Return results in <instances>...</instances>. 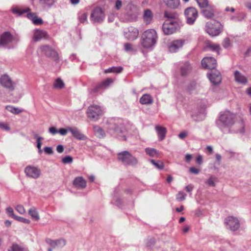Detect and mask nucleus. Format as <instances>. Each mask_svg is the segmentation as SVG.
Here are the masks:
<instances>
[{"label":"nucleus","instance_id":"1","mask_svg":"<svg viewBox=\"0 0 251 251\" xmlns=\"http://www.w3.org/2000/svg\"><path fill=\"white\" fill-rule=\"evenodd\" d=\"M235 115L229 111H226L221 113L217 121V124L219 128L224 132H229L230 128L234 125L233 131L239 133L244 132V123L242 120L235 123Z\"/></svg>","mask_w":251,"mask_h":251},{"label":"nucleus","instance_id":"2","mask_svg":"<svg viewBox=\"0 0 251 251\" xmlns=\"http://www.w3.org/2000/svg\"><path fill=\"white\" fill-rule=\"evenodd\" d=\"M141 44L145 48H150L156 42L157 35L156 31L150 29L145 31L142 35Z\"/></svg>","mask_w":251,"mask_h":251},{"label":"nucleus","instance_id":"3","mask_svg":"<svg viewBox=\"0 0 251 251\" xmlns=\"http://www.w3.org/2000/svg\"><path fill=\"white\" fill-rule=\"evenodd\" d=\"M223 26L220 22L217 21H209L206 23L205 31L211 36L219 35L223 31Z\"/></svg>","mask_w":251,"mask_h":251},{"label":"nucleus","instance_id":"4","mask_svg":"<svg viewBox=\"0 0 251 251\" xmlns=\"http://www.w3.org/2000/svg\"><path fill=\"white\" fill-rule=\"evenodd\" d=\"M118 158L125 165L134 166L138 163V159L127 151H124L119 153Z\"/></svg>","mask_w":251,"mask_h":251},{"label":"nucleus","instance_id":"5","mask_svg":"<svg viewBox=\"0 0 251 251\" xmlns=\"http://www.w3.org/2000/svg\"><path fill=\"white\" fill-rule=\"evenodd\" d=\"M38 51L41 52L45 56L51 58L55 61H58L59 60V54L57 51L48 45H44L41 46Z\"/></svg>","mask_w":251,"mask_h":251},{"label":"nucleus","instance_id":"6","mask_svg":"<svg viewBox=\"0 0 251 251\" xmlns=\"http://www.w3.org/2000/svg\"><path fill=\"white\" fill-rule=\"evenodd\" d=\"M108 132L111 135L116 136L121 140L126 141V130L125 127L122 125L117 126H111Z\"/></svg>","mask_w":251,"mask_h":251},{"label":"nucleus","instance_id":"7","mask_svg":"<svg viewBox=\"0 0 251 251\" xmlns=\"http://www.w3.org/2000/svg\"><path fill=\"white\" fill-rule=\"evenodd\" d=\"M87 114L91 120L97 121L103 114V111L100 106L97 105H92L88 107Z\"/></svg>","mask_w":251,"mask_h":251},{"label":"nucleus","instance_id":"8","mask_svg":"<svg viewBox=\"0 0 251 251\" xmlns=\"http://www.w3.org/2000/svg\"><path fill=\"white\" fill-rule=\"evenodd\" d=\"M179 28V23L166 20L162 25V30L165 35H171L176 32Z\"/></svg>","mask_w":251,"mask_h":251},{"label":"nucleus","instance_id":"9","mask_svg":"<svg viewBox=\"0 0 251 251\" xmlns=\"http://www.w3.org/2000/svg\"><path fill=\"white\" fill-rule=\"evenodd\" d=\"M225 224L227 229L231 231H236L240 227L238 219L234 216H228L225 219Z\"/></svg>","mask_w":251,"mask_h":251},{"label":"nucleus","instance_id":"10","mask_svg":"<svg viewBox=\"0 0 251 251\" xmlns=\"http://www.w3.org/2000/svg\"><path fill=\"white\" fill-rule=\"evenodd\" d=\"M184 14L186 22L189 25L194 24L198 15L197 9L194 7H189L186 9Z\"/></svg>","mask_w":251,"mask_h":251},{"label":"nucleus","instance_id":"11","mask_svg":"<svg viewBox=\"0 0 251 251\" xmlns=\"http://www.w3.org/2000/svg\"><path fill=\"white\" fill-rule=\"evenodd\" d=\"M25 173L27 177L33 179L39 178L41 174V171L39 168L31 165H28L25 168Z\"/></svg>","mask_w":251,"mask_h":251},{"label":"nucleus","instance_id":"12","mask_svg":"<svg viewBox=\"0 0 251 251\" xmlns=\"http://www.w3.org/2000/svg\"><path fill=\"white\" fill-rule=\"evenodd\" d=\"M0 83L4 88L13 91L15 89L16 83L12 80L11 77L7 75H2L0 78Z\"/></svg>","mask_w":251,"mask_h":251},{"label":"nucleus","instance_id":"13","mask_svg":"<svg viewBox=\"0 0 251 251\" xmlns=\"http://www.w3.org/2000/svg\"><path fill=\"white\" fill-rule=\"evenodd\" d=\"M105 17V15L102 9L100 8H95L91 14L90 19L93 22H101Z\"/></svg>","mask_w":251,"mask_h":251},{"label":"nucleus","instance_id":"14","mask_svg":"<svg viewBox=\"0 0 251 251\" xmlns=\"http://www.w3.org/2000/svg\"><path fill=\"white\" fill-rule=\"evenodd\" d=\"M124 35L127 39L133 40L138 37L139 31L136 28L130 26L124 29Z\"/></svg>","mask_w":251,"mask_h":251},{"label":"nucleus","instance_id":"15","mask_svg":"<svg viewBox=\"0 0 251 251\" xmlns=\"http://www.w3.org/2000/svg\"><path fill=\"white\" fill-rule=\"evenodd\" d=\"M202 66L208 69H214L217 66L216 59L212 57H206L201 60Z\"/></svg>","mask_w":251,"mask_h":251},{"label":"nucleus","instance_id":"16","mask_svg":"<svg viewBox=\"0 0 251 251\" xmlns=\"http://www.w3.org/2000/svg\"><path fill=\"white\" fill-rule=\"evenodd\" d=\"M201 9V13L204 18L207 19H211L215 16V10L211 5H209L205 8Z\"/></svg>","mask_w":251,"mask_h":251},{"label":"nucleus","instance_id":"17","mask_svg":"<svg viewBox=\"0 0 251 251\" xmlns=\"http://www.w3.org/2000/svg\"><path fill=\"white\" fill-rule=\"evenodd\" d=\"M13 39L12 35L8 32H5L0 36V47H5Z\"/></svg>","mask_w":251,"mask_h":251},{"label":"nucleus","instance_id":"18","mask_svg":"<svg viewBox=\"0 0 251 251\" xmlns=\"http://www.w3.org/2000/svg\"><path fill=\"white\" fill-rule=\"evenodd\" d=\"M185 40L183 39L176 40L171 43L169 45V50L171 52H175L181 48L184 45Z\"/></svg>","mask_w":251,"mask_h":251},{"label":"nucleus","instance_id":"19","mask_svg":"<svg viewBox=\"0 0 251 251\" xmlns=\"http://www.w3.org/2000/svg\"><path fill=\"white\" fill-rule=\"evenodd\" d=\"M46 241L47 244L51 247L52 248H62L66 244V241L64 239H59L58 240H53L51 239L48 238L46 240Z\"/></svg>","mask_w":251,"mask_h":251},{"label":"nucleus","instance_id":"20","mask_svg":"<svg viewBox=\"0 0 251 251\" xmlns=\"http://www.w3.org/2000/svg\"><path fill=\"white\" fill-rule=\"evenodd\" d=\"M208 77L211 82L213 84H219L222 80L220 73L218 71H214L208 74Z\"/></svg>","mask_w":251,"mask_h":251},{"label":"nucleus","instance_id":"21","mask_svg":"<svg viewBox=\"0 0 251 251\" xmlns=\"http://www.w3.org/2000/svg\"><path fill=\"white\" fill-rule=\"evenodd\" d=\"M49 37L47 32L44 30L36 29L35 30L33 39L35 42H38L41 39H47Z\"/></svg>","mask_w":251,"mask_h":251},{"label":"nucleus","instance_id":"22","mask_svg":"<svg viewBox=\"0 0 251 251\" xmlns=\"http://www.w3.org/2000/svg\"><path fill=\"white\" fill-rule=\"evenodd\" d=\"M69 131L71 132L73 136L79 140H84L86 139V136L81 133L79 130L75 127H69Z\"/></svg>","mask_w":251,"mask_h":251},{"label":"nucleus","instance_id":"23","mask_svg":"<svg viewBox=\"0 0 251 251\" xmlns=\"http://www.w3.org/2000/svg\"><path fill=\"white\" fill-rule=\"evenodd\" d=\"M73 183L78 189H84L86 186V182L82 176L75 177Z\"/></svg>","mask_w":251,"mask_h":251},{"label":"nucleus","instance_id":"24","mask_svg":"<svg viewBox=\"0 0 251 251\" xmlns=\"http://www.w3.org/2000/svg\"><path fill=\"white\" fill-rule=\"evenodd\" d=\"M158 139L160 141L164 140L167 133V129L161 126L157 125L155 127Z\"/></svg>","mask_w":251,"mask_h":251},{"label":"nucleus","instance_id":"25","mask_svg":"<svg viewBox=\"0 0 251 251\" xmlns=\"http://www.w3.org/2000/svg\"><path fill=\"white\" fill-rule=\"evenodd\" d=\"M164 17L167 18L166 20H170L172 22H176L179 23L178 15L176 12H170L166 11L164 12Z\"/></svg>","mask_w":251,"mask_h":251},{"label":"nucleus","instance_id":"26","mask_svg":"<svg viewBox=\"0 0 251 251\" xmlns=\"http://www.w3.org/2000/svg\"><path fill=\"white\" fill-rule=\"evenodd\" d=\"M234 77L235 81L239 83L245 84L247 82V78L238 71L234 72Z\"/></svg>","mask_w":251,"mask_h":251},{"label":"nucleus","instance_id":"27","mask_svg":"<svg viewBox=\"0 0 251 251\" xmlns=\"http://www.w3.org/2000/svg\"><path fill=\"white\" fill-rule=\"evenodd\" d=\"M153 15L151 11L149 9L145 10L143 20L146 25L150 24L152 20Z\"/></svg>","mask_w":251,"mask_h":251},{"label":"nucleus","instance_id":"28","mask_svg":"<svg viewBox=\"0 0 251 251\" xmlns=\"http://www.w3.org/2000/svg\"><path fill=\"white\" fill-rule=\"evenodd\" d=\"M27 17L32 20L33 23L35 25H41L43 23V20L41 18H38L34 13H28L27 14Z\"/></svg>","mask_w":251,"mask_h":251},{"label":"nucleus","instance_id":"29","mask_svg":"<svg viewBox=\"0 0 251 251\" xmlns=\"http://www.w3.org/2000/svg\"><path fill=\"white\" fill-rule=\"evenodd\" d=\"M140 102L142 104H151L153 102V99L148 94H144L140 98Z\"/></svg>","mask_w":251,"mask_h":251},{"label":"nucleus","instance_id":"30","mask_svg":"<svg viewBox=\"0 0 251 251\" xmlns=\"http://www.w3.org/2000/svg\"><path fill=\"white\" fill-rule=\"evenodd\" d=\"M166 5L173 9L176 8L179 5V0H163Z\"/></svg>","mask_w":251,"mask_h":251},{"label":"nucleus","instance_id":"31","mask_svg":"<svg viewBox=\"0 0 251 251\" xmlns=\"http://www.w3.org/2000/svg\"><path fill=\"white\" fill-rule=\"evenodd\" d=\"M29 10V8L15 7L12 9L13 13L19 16L28 12Z\"/></svg>","mask_w":251,"mask_h":251},{"label":"nucleus","instance_id":"32","mask_svg":"<svg viewBox=\"0 0 251 251\" xmlns=\"http://www.w3.org/2000/svg\"><path fill=\"white\" fill-rule=\"evenodd\" d=\"M94 131L95 135L100 138H103L105 136V132L101 128L98 126H94Z\"/></svg>","mask_w":251,"mask_h":251},{"label":"nucleus","instance_id":"33","mask_svg":"<svg viewBox=\"0 0 251 251\" xmlns=\"http://www.w3.org/2000/svg\"><path fill=\"white\" fill-rule=\"evenodd\" d=\"M28 214L36 221H38L40 219L38 212L35 207H32L29 209Z\"/></svg>","mask_w":251,"mask_h":251},{"label":"nucleus","instance_id":"34","mask_svg":"<svg viewBox=\"0 0 251 251\" xmlns=\"http://www.w3.org/2000/svg\"><path fill=\"white\" fill-rule=\"evenodd\" d=\"M206 47L211 50L216 51L218 53H219L220 47L219 45L208 42L206 43Z\"/></svg>","mask_w":251,"mask_h":251},{"label":"nucleus","instance_id":"35","mask_svg":"<svg viewBox=\"0 0 251 251\" xmlns=\"http://www.w3.org/2000/svg\"><path fill=\"white\" fill-rule=\"evenodd\" d=\"M146 152L151 157H157L159 155V152L156 149L153 148H146L145 149Z\"/></svg>","mask_w":251,"mask_h":251},{"label":"nucleus","instance_id":"36","mask_svg":"<svg viewBox=\"0 0 251 251\" xmlns=\"http://www.w3.org/2000/svg\"><path fill=\"white\" fill-rule=\"evenodd\" d=\"M123 70V68L122 67H112L109 68L104 71L105 73H120Z\"/></svg>","mask_w":251,"mask_h":251},{"label":"nucleus","instance_id":"37","mask_svg":"<svg viewBox=\"0 0 251 251\" xmlns=\"http://www.w3.org/2000/svg\"><path fill=\"white\" fill-rule=\"evenodd\" d=\"M191 67L188 62H186L183 66L181 67V74L182 75H186L190 70Z\"/></svg>","mask_w":251,"mask_h":251},{"label":"nucleus","instance_id":"38","mask_svg":"<svg viewBox=\"0 0 251 251\" xmlns=\"http://www.w3.org/2000/svg\"><path fill=\"white\" fill-rule=\"evenodd\" d=\"M64 87V83L63 80L60 78H57L53 84V87L55 89H60Z\"/></svg>","mask_w":251,"mask_h":251},{"label":"nucleus","instance_id":"39","mask_svg":"<svg viewBox=\"0 0 251 251\" xmlns=\"http://www.w3.org/2000/svg\"><path fill=\"white\" fill-rule=\"evenodd\" d=\"M6 109L9 112L14 114H18L23 111V110L22 109H20L18 108H16L10 105L6 106Z\"/></svg>","mask_w":251,"mask_h":251},{"label":"nucleus","instance_id":"40","mask_svg":"<svg viewBox=\"0 0 251 251\" xmlns=\"http://www.w3.org/2000/svg\"><path fill=\"white\" fill-rule=\"evenodd\" d=\"M216 181V177L214 176H212L205 181V183L209 186L215 187L216 186L215 182Z\"/></svg>","mask_w":251,"mask_h":251},{"label":"nucleus","instance_id":"41","mask_svg":"<svg viewBox=\"0 0 251 251\" xmlns=\"http://www.w3.org/2000/svg\"><path fill=\"white\" fill-rule=\"evenodd\" d=\"M113 80L111 78H107L105 80L102 82L101 84L98 85L97 87L94 89V91L96 92L98 89L102 87H106L108 86L110 83H112Z\"/></svg>","mask_w":251,"mask_h":251},{"label":"nucleus","instance_id":"42","mask_svg":"<svg viewBox=\"0 0 251 251\" xmlns=\"http://www.w3.org/2000/svg\"><path fill=\"white\" fill-rule=\"evenodd\" d=\"M150 162L157 169H162L164 168V165L163 162L161 160L155 161L154 160L151 159Z\"/></svg>","mask_w":251,"mask_h":251},{"label":"nucleus","instance_id":"43","mask_svg":"<svg viewBox=\"0 0 251 251\" xmlns=\"http://www.w3.org/2000/svg\"><path fill=\"white\" fill-rule=\"evenodd\" d=\"M54 2L55 0H40V3L45 7H51Z\"/></svg>","mask_w":251,"mask_h":251},{"label":"nucleus","instance_id":"44","mask_svg":"<svg viewBox=\"0 0 251 251\" xmlns=\"http://www.w3.org/2000/svg\"><path fill=\"white\" fill-rule=\"evenodd\" d=\"M155 239L153 237H148L146 240V245L149 248L152 247L155 244Z\"/></svg>","mask_w":251,"mask_h":251},{"label":"nucleus","instance_id":"45","mask_svg":"<svg viewBox=\"0 0 251 251\" xmlns=\"http://www.w3.org/2000/svg\"><path fill=\"white\" fill-rule=\"evenodd\" d=\"M186 195L182 191H179L176 196V199L178 201H182L185 200Z\"/></svg>","mask_w":251,"mask_h":251},{"label":"nucleus","instance_id":"46","mask_svg":"<svg viewBox=\"0 0 251 251\" xmlns=\"http://www.w3.org/2000/svg\"><path fill=\"white\" fill-rule=\"evenodd\" d=\"M199 6L201 8H205L209 5L208 0H196Z\"/></svg>","mask_w":251,"mask_h":251},{"label":"nucleus","instance_id":"47","mask_svg":"<svg viewBox=\"0 0 251 251\" xmlns=\"http://www.w3.org/2000/svg\"><path fill=\"white\" fill-rule=\"evenodd\" d=\"M14 219L15 220L23 222L25 224H29L30 223V221L27 219H25L21 217H19L16 215H13Z\"/></svg>","mask_w":251,"mask_h":251},{"label":"nucleus","instance_id":"48","mask_svg":"<svg viewBox=\"0 0 251 251\" xmlns=\"http://www.w3.org/2000/svg\"><path fill=\"white\" fill-rule=\"evenodd\" d=\"M8 251H24V249L17 244H13Z\"/></svg>","mask_w":251,"mask_h":251},{"label":"nucleus","instance_id":"49","mask_svg":"<svg viewBox=\"0 0 251 251\" xmlns=\"http://www.w3.org/2000/svg\"><path fill=\"white\" fill-rule=\"evenodd\" d=\"M133 13L132 14H131V20L132 21H136L138 15V12L137 10V9L136 7H133Z\"/></svg>","mask_w":251,"mask_h":251},{"label":"nucleus","instance_id":"50","mask_svg":"<svg viewBox=\"0 0 251 251\" xmlns=\"http://www.w3.org/2000/svg\"><path fill=\"white\" fill-rule=\"evenodd\" d=\"M16 211L20 214H24L25 212L24 207L22 205H18L15 208Z\"/></svg>","mask_w":251,"mask_h":251},{"label":"nucleus","instance_id":"51","mask_svg":"<svg viewBox=\"0 0 251 251\" xmlns=\"http://www.w3.org/2000/svg\"><path fill=\"white\" fill-rule=\"evenodd\" d=\"M87 14L86 13H82L79 17V20L80 22L81 23H85V22H87Z\"/></svg>","mask_w":251,"mask_h":251},{"label":"nucleus","instance_id":"52","mask_svg":"<svg viewBox=\"0 0 251 251\" xmlns=\"http://www.w3.org/2000/svg\"><path fill=\"white\" fill-rule=\"evenodd\" d=\"M73 162V158L70 156H67L62 159V162L64 164H70Z\"/></svg>","mask_w":251,"mask_h":251},{"label":"nucleus","instance_id":"53","mask_svg":"<svg viewBox=\"0 0 251 251\" xmlns=\"http://www.w3.org/2000/svg\"><path fill=\"white\" fill-rule=\"evenodd\" d=\"M0 128L6 131H8L10 129L8 124L3 122H0Z\"/></svg>","mask_w":251,"mask_h":251},{"label":"nucleus","instance_id":"54","mask_svg":"<svg viewBox=\"0 0 251 251\" xmlns=\"http://www.w3.org/2000/svg\"><path fill=\"white\" fill-rule=\"evenodd\" d=\"M196 85L195 83H192L188 86L187 88V91L189 93H192L193 92V90L196 88Z\"/></svg>","mask_w":251,"mask_h":251},{"label":"nucleus","instance_id":"55","mask_svg":"<svg viewBox=\"0 0 251 251\" xmlns=\"http://www.w3.org/2000/svg\"><path fill=\"white\" fill-rule=\"evenodd\" d=\"M230 46V40L227 38L224 39L223 42V46L225 48H227L229 47Z\"/></svg>","mask_w":251,"mask_h":251},{"label":"nucleus","instance_id":"56","mask_svg":"<svg viewBox=\"0 0 251 251\" xmlns=\"http://www.w3.org/2000/svg\"><path fill=\"white\" fill-rule=\"evenodd\" d=\"M6 211L7 213L9 214L10 216L12 218H14L13 215H15L14 213V211L12 208L10 207H7L6 209Z\"/></svg>","mask_w":251,"mask_h":251},{"label":"nucleus","instance_id":"57","mask_svg":"<svg viewBox=\"0 0 251 251\" xmlns=\"http://www.w3.org/2000/svg\"><path fill=\"white\" fill-rule=\"evenodd\" d=\"M69 131V127L67 128H60L58 133H59L62 135H65L67 134Z\"/></svg>","mask_w":251,"mask_h":251},{"label":"nucleus","instance_id":"58","mask_svg":"<svg viewBox=\"0 0 251 251\" xmlns=\"http://www.w3.org/2000/svg\"><path fill=\"white\" fill-rule=\"evenodd\" d=\"M122 5V2L120 0H117L115 2V8L117 10H119Z\"/></svg>","mask_w":251,"mask_h":251},{"label":"nucleus","instance_id":"59","mask_svg":"<svg viewBox=\"0 0 251 251\" xmlns=\"http://www.w3.org/2000/svg\"><path fill=\"white\" fill-rule=\"evenodd\" d=\"M45 152L48 154H51L53 153L52 148L49 147H46L44 148Z\"/></svg>","mask_w":251,"mask_h":251},{"label":"nucleus","instance_id":"60","mask_svg":"<svg viewBox=\"0 0 251 251\" xmlns=\"http://www.w3.org/2000/svg\"><path fill=\"white\" fill-rule=\"evenodd\" d=\"M189 171L191 173L198 174L200 172V170L195 167H191L189 169Z\"/></svg>","mask_w":251,"mask_h":251},{"label":"nucleus","instance_id":"61","mask_svg":"<svg viewBox=\"0 0 251 251\" xmlns=\"http://www.w3.org/2000/svg\"><path fill=\"white\" fill-rule=\"evenodd\" d=\"M49 132L51 134L54 135L58 133V130H57L55 127H51L49 128Z\"/></svg>","mask_w":251,"mask_h":251},{"label":"nucleus","instance_id":"62","mask_svg":"<svg viewBox=\"0 0 251 251\" xmlns=\"http://www.w3.org/2000/svg\"><path fill=\"white\" fill-rule=\"evenodd\" d=\"M194 188V186L192 184H189L185 187L186 191L188 193H191Z\"/></svg>","mask_w":251,"mask_h":251},{"label":"nucleus","instance_id":"63","mask_svg":"<svg viewBox=\"0 0 251 251\" xmlns=\"http://www.w3.org/2000/svg\"><path fill=\"white\" fill-rule=\"evenodd\" d=\"M56 151L59 153H62L64 151V147L62 145H58L56 147Z\"/></svg>","mask_w":251,"mask_h":251},{"label":"nucleus","instance_id":"64","mask_svg":"<svg viewBox=\"0 0 251 251\" xmlns=\"http://www.w3.org/2000/svg\"><path fill=\"white\" fill-rule=\"evenodd\" d=\"M187 135V132L185 131H183V132L180 133L178 134V136L180 139H184L186 137Z\"/></svg>","mask_w":251,"mask_h":251}]
</instances>
